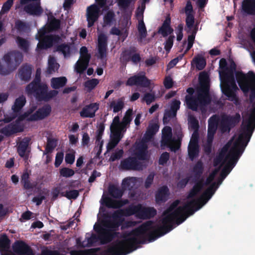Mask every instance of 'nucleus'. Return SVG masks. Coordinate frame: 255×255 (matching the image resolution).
<instances>
[{"instance_id": "24", "label": "nucleus", "mask_w": 255, "mask_h": 255, "mask_svg": "<svg viewBox=\"0 0 255 255\" xmlns=\"http://www.w3.org/2000/svg\"><path fill=\"white\" fill-rule=\"evenodd\" d=\"M33 66L29 64L25 63L22 65L18 71V76L21 81L29 82L31 78Z\"/></svg>"}, {"instance_id": "27", "label": "nucleus", "mask_w": 255, "mask_h": 255, "mask_svg": "<svg viewBox=\"0 0 255 255\" xmlns=\"http://www.w3.org/2000/svg\"><path fill=\"white\" fill-rule=\"evenodd\" d=\"M128 203L129 200L127 199L116 200L106 197L104 199V204L109 208L119 209Z\"/></svg>"}, {"instance_id": "38", "label": "nucleus", "mask_w": 255, "mask_h": 255, "mask_svg": "<svg viewBox=\"0 0 255 255\" xmlns=\"http://www.w3.org/2000/svg\"><path fill=\"white\" fill-rule=\"evenodd\" d=\"M219 119L216 115H213L208 120V132L216 133Z\"/></svg>"}, {"instance_id": "8", "label": "nucleus", "mask_w": 255, "mask_h": 255, "mask_svg": "<svg viewBox=\"0 0 255 255\" xmlns=\"http://www.w3.org/2000/svg\"><path fill=\"white\" fill-rule=\"evenodd\" d=\"M126 216L135 215L139 219H149L154 217L157 214V211L153 207H146L138 204L136 205H130L125 208Z\"/></svg>"}, {"instance_id": "31", "label": "nucleus", "mask_w": 255, "mask_h": 255, "mask_svg": "<svg viewBox=\"0 0 255 255\" xmlns=\"http://www.w3.org/2000/svg\"><path fill=\"white\" fill-rule=\"evenodd\" d=\"M30 141L29 137H24L19 143L17 147V153L18 155L25 159L28 158V153L27 152V149Z\"/></svg>"}, {"instance_id": "55", "label": "nucleus", "mask_w": 255, "mask_h": 255, "mask_svg": "<svg viewBox=\"0 0 255 255\" xmlns=\"http://www.w3.org/2000/svg\"><path fill=\"white\" fill-rule=\"evenodd\" d=\"M59 173L61 176L68 178L73 176L75 172L72 169L67 167H63L60 169Z\"/></svg>"}, {"instance_id": "53", "label": "nucleus", "mask_w": 255, "mask_h": 255, "mask_svg": "<svg viewBox=\"0 0 255 255\" xmlns=\"http://www.w3.org/2000/svg\"><path fill=\"white\" fill-rule=\"evenodd\" d=\"M189 126L194 130H198L199 129V122L193 116H190L189 117Z\"/></svg>"}, {"instance_id": "22", "label": "nucleus", "mask_w": 255, "mask_h": 255, "mask_svg": "<svg viewBox=\"0 0 255 255\" xmlns=\"http://www.w3.org/2000/svg\"><path fill=\"white\" fill-rule=\"evenodd\" d=\"M51 112V107L50 105L46 104L42 107L39 108L35 113L31 115L29 117L31 121L41 120L48 117Z\"/></svg>"}, {"instance_id": "12", "label": "nucleus", "mask_w": 255, "mask_h": 255, "mask_svg": "<svg viewBox=\"0 0 255 255\" xmlns=\"http://www.w3.org/2000/svg\"><path fill=\"white\" fill-rule=\"evenodd\" d=\"M144 165L134 156H129L121 160L119 168L123 170L140 171L143 170Z\"/></svg>"}, {"instance_id": "30", "label": "nucleus", "mask_w": 255, "mask_h": 255, "mask_svg": "<svg viewBox=\"0 0 255 255\" xmlns=\"http://www.w3.org/2000/svg\"><path fill=\"white\" fill-rule=\"evenodd\" d=\"M169 189L167 186H162L156 191L155 198L157 203H165L168 199Z\"/></svg>"}, {"instance_id": "54", "label": "nucleus", "mask_w": 255, "mask_h": 255, "mask_svg": "<svg viewBox=\"0 0 255 255\" xmlns=\"http://www.w3.org/2000/svg\"><path fill=\"white\" fill-rule=\"evenodd\" d=\"M61 195L62 196L66 197L68 199H76L79 195V191L77 190H72L70 191H66L65 193H62Z\"/></svg>"}, {"instance_id": "11", "label": "nucleus", "mask_w": 255, "mask_h": 255, "mask_svg": "<svg viewBox=\"0 0 255 255\" xmlns=\"http://www.w3.org/2000/svg\"><path fill=\"white\" fill-rule=\"evenodd\" d=\"M126 216L125 209H119L111 215L109 213H104L102 215L103 226L105 227L119 228L122 223L121 217Z\"/></svg>"}, {"instance_id": "16", "label": "nucleus", "mask_w": 255, "mask_h": 255, "mask_svg": "<svg viewBox=\"0 0 255 255\" xmlns=\"http://www.w3.org/2000/svg\"><path fill=\"white\" fill-rule=\"evenodd\" d=\"M60 38L58 35H48L44 38L40 39L37 45L36 49H47L53 46V44L58 43Z\"/></svg>"}, {"instance_id": "47", "label": "nucleus", "mask_w": 255, "mask_h": 255, "mask_svg": "<svg viewBox=\"0 0 255 255\" xmlns=\"http://www.w3.org/2000/svg\"><path fill=\"white\" fill-rule=\"evenodd\" d=\"M57 139L54 138L48 137L47 138V144L45 149L44 154L50 153L56 147Z\"/></svg>"}, {"instance_id": "23", "label": "nucleus", "mask_w": 255, "mask_h": 255, "mask_svg": "<svg viewBox=\"0 0 255 255\" xmlns=\"http://www.w3.org/2000/svg\"><path fill=\"white\" fill-rule=\"evenodd\" d=\"M254 105L250 116L243 122L242 127V130L252 135L255 128V103Z\"/></svg>"}, {"instance_id": "51", "label": "nucleus", "mask_w": 255, "mask_h": 255, "mask_svg": "<svg viewBox=\"0 0 255 255\" xmlns=\"http://www.w3.org/2000/svg\"><path fill=\"white\" fill-rule=\"evenodd\" d=\"M194 61L196 64V67L199 70H203L206 66V59L202 56H199L194 58Z\"/></svg>"}, {"instance_id": "2", "label": "nucleus", "mask_w": 255, "mask_h": 255, "mask_svg": "<svg viewBox=\"0 0 255 255\" xmlns=\"http://www.w3.org/2000/svg\"><path fill=\"white\" fill-rule=\"evenodd\" d=\"M251 136V134L242 130L238 139L234 143L224 161V163L226 161L227 162L220 173V177L222 178V179H224L226 177L236 165L248 144Z\"/></svg>"}, {"instance_id": "17", "label": "nucleus", "mask_w": 255, "mask_h": 255, "mask_svg": "<svg viewBox=\"0 0 255 255\" xmlns=\"http://www.w3.org/2000/svg\"><path fill=\"white\" fill-rule=\"evenodd\" d=\"M150 81L144 75H135L129 77L126 85L132 86L134 85L147 88L149 86Z\"/></svg>"}, {"instance_id": "26", "label": "nucleus", "mask_w": 255, "mask_h": 255, "mask_svg": "<svg viewBox=\"0 0 255 255\" xmlns=\"http://www.w3.org/2000/svg\"><path fill=\"white\" fill-rule=\"evenodd\" d=\"M99 109V104L95 103L85 106L80 112L82 118H92L95 116V113Z\"/></svg>"}, {"instance_id": "42", "label": "nucleus", "mask_w": 255, "mask_h": 255, "mask_svg": "<svg viewBox=\"0 0 255 255\" xmlns=\"http://www.w3.org/2000/svg\"><path fill=\"white\" fill-rule=\"evenodd\" d=\"M16 42L18 47L24 52H28L30 46L29 41L20 36H17L16 38Z\"/></svg>"}, {"instance_id": "25", "label": "nucleus", "mask_w": 255, "mask_h": 255, "mask_svg": "<svg viewBox=\"0 0 255 255\" xmlns=\"http://www.w3.org/2000/svg\"><path fill=\"white\" fill-rule=\"evenodd\" d=\"M23 130V128L20 125L15 124L14 123H13L9 124L1 128L0 129V133L6 136H10L14 133L22 132Z\"/></svg>"}, {"instance_id": "29", "label": "nucleus", "mask_w": 255, "mask_h": 255, "mask_svg": "<svg viewBox=\"0 0 255 255\" xmlns=\"http://www.w3.org/2000/svg\"><path fill=\"white\" fill-rule=\"evenodd\" d=\"M242 10L246 15H255V0H243Z\"/></svg>"}, {"instance_id": "9", "label": "nucleus", "mask_w": 255, "mask_h": 255, "mask_svg": "<svg viewBox=\"0 0 255 255\" xmlns=\"http://www.w3.org/2000/svg\"><path fill=\"white\" fill-rule=\"evenodd\" d=\"M218 188V185L216 182H213L209 187L204 192L201 196L197 199H193L188 202H192L189 205V214L193 215L195 211L200 209L204 204L214 195L216 190Z\"/></svg>"}, {"instance_id": "32", "label": "nucleus", "mask_w": 255, "mask_h": 255, "mask_svg": "<svg viewBox=\"0 0 255 255\" xmlns=\"http://www.w3.org/2000/svg\"><path fill=\"white\" fill-rule=\"evenodd\" d=\"M159 125L157 123L150 124L142 138V141L148 142L151 140L153 136L159 130Z\"/></svg>"}, {"instance_id": "63", "label": "nucleus", "mask_w": 255, "mask_h": 255, "mask_svg": "<svg viewBox=\"0 0 255 255\" xmlns=\"http://www.w3.org/2000/svg\"><path fill=\"white\" fill-rule=\"evenodd\" d=\"M105 130V125L103 123H100L97 131L96 141L100 142Z\"/></svg>"}, {"instance_id": "36", "label": "nucleus", "mask_w": 255, "mask_h": 255, "mask_svg": "<svg viewBox=\"0 0 255 255\" xmlns=\"http://www.w3.org/2000/svg\"><path fill=\"white\" fill-rule=\"evenodd\" d=\"M48 21L47 27L50 31L57 30L60 29L61 21L59 19L51 15L48 16Z\"/></svg>"}, {"instance_id": "33", "label": "nucleus", "mask_w": 255, "mask_h": 255, "mask_svg": "<svg viewBox=\"0 0 255 255\" xmlns=\"http://www.w3.org/2000/svg\"><path fill=\"white\" fill-rule=\"evenodd\" d=\"M161 146L169 147L171 151L175 152L180 147L179 143H173L172 136L162 135L161 139Z\"/></svg>"}, {"instance_id": "7", "label": "nucleus", "mask_w": 255, "mask_h": 255, "mask_svg": "<svg viewBox=\"0 0 255 255\" xmlns=\"http://www.w3.org/2000/svg\"><path fill=\"white\" fill-rule=\"evenodd\" d=\"M199 80L200 87L197 89L195 96L199 103V106L202 107L209 104L211 101L209 95L210 86L207 74L204 72L201 73Z\"/></svg>"}, {"instance_id": "20", "label": "nucleus", "mask_w": 255, "mask_h": 255, "mask_svg": "<svg viewBox=\"0 0 255 255\" xmlns=\"http://www.w3.org/2000/svg\"><path fill=\"white\" fill-rule=\"evenodd\" d=\"M184 12L186 14V25L187 27L191 29L193 28L195 23V18L194 15L193 8L192 2L188 0L186 5L183 9L180 11V13Z\"/></svg>"}, {"instance_id": "45", "label": "nucleus", "mask_w": 255, "mask_h": 255, "mask_svg": "<svg viewBox=\"0 0 255 255\" xmlns=\"http://www.w3.org/2000/svg\"><path fill=\"white\" fill-rule=\"evenodd\" d=\"M188 152L189 158L193 161L197 157L199 153V145L196 144H189Z\"/></svg>"}, {"instance_id": "40", "label": "nucleus", "mask_w": 255, "mask_h": 255, "mask_svg": "<svg viewBox=\"0 0 255 255\" xmlns=\"http://www.w3.org/2000/svg\"><path fill=\"white\" fill-rule=\"evenodd\" d=\"M204 169L203 163L201 160H198L194 165L192 169L194 178L198 179L201 177L204 172Z\"/></svg>"}, {"instance_id": "5", "label": "nucleus", "mask_w": 255, "mask_h": 255, "mask_svg": "<svg viewBox=\"0 0 255 255\" xmlns=\"http://www.w3.org/2000/svg\"><path fill=\"white\" fill-rule=\"evenodd\" d=\"M238 85L245 95L249 92V99L251 102L255 100V73L249 71L247 74L242 72L236 74Z\"/></svg>"}, {"instance_id": "46", "label": "nucleus", "mask_w": 255, "mask_h": 255, "mask_svg": "<svg viewBox=\"0 0 255 255\" xmlns=\"http://www.w3.org/2000/svg\"><path fill=\"white\" fill-rule=\"evenodd\" d=\"M15 27L20 33H27L30 30L29 25L20 20H17L15 22Z\"/></svg>"}, {"instance_id": "59", "label": "nucleus", "mask_w": 255, "mask_h": 255, "mask_svg": "<svg viewBox=\"0 0 255 255\" xmlns=\"http://www.w3.org/2000/svg\"><path fill=\"white\" fill-rule=\"evenodd\" d=\"M175 36L173 35H170L166 39L164 43V49L166 52H169L173 46V41Z\"/></svg>"}, {"instance_id": "56", "label": "nucleus", "mask_w": 255, "mask_h": 255, "mask_svg": "<svg viewBox=\"0 0 255 255\" xmlns=\"http://www.w3.org/2000/svg\"><path fill=\"white\" fill-rule=\"evenodd\" d=\"M99 83V81L98 79H92L86 81L84 83V86L87 88L89 91H91L96 87Z\"/></svg>"}, {"instance_id": "49", "label": "nucleus", "mask_w": 255, "mask_h": 255, "mask_svg": "<svg viewBox=\"0 0 255 255\" xmlns=\"http://www.w3.org/2000/svg\"><path fill=\"white\" fill-rule=\"evenodd\" d=\"M137 30L139 33V38L142 40L147 36V30L143 19L138 21Z\"/></svg>"}, {"instance_id": "62", "label": "nucleus", "mask_w": 255, "mask_h": 255, "mask_svg": "<svg viewBox=\"0 0 255 255\" xmlns=\"http://www.w3.org/2000/svg\"><path fill=\"white\" fill-rule=\"evenodd\" d=\"M111 131L112 132L111 140L118 144L122 138L121 130H114Z\"/></svg>"}, {"instance_id": "1", "label": "nucleus", "mask_w": 255, "mask_h": 255, "mask_svg": "<svg viewBox=\"0 0 255 255\" xmlns=\"http://www.w3.org/2000/svg\"><path fill=\"white\" fill-rule=\"evenodd\" d=\"M180 200L173 201L163 213L160 226L155 225L152 221H147L131 231L123 233L122 240L112 242L106 250L98 251V255H127L136 250L138 245L147 241L152 242L168 233L174 228V223L179 225L191 215L189 214L190 204L187 202L179 206Z\"/></svg>"}, {"instance_id": "58", "label": "nucleus", "mask_w": 255, "mask_h": 255, "mask_svg": "<svg viewBox=\"0 0 255 255\" xmlns=\"http://www.w3.org/2000/svg\"><path fill=\"white\" fill-rule=\"evenodd\" d=\"M49 32H50V30H49L47 27L44 26L42 27L38 31V33L36 35V39L40 41V39L44 38V37H46V36L47 35L46 34Z\"/></svg>"}, {"instance_id": "21", "label": "nucleus", "mask_w": 255, "mask_h": 255, "mask_svg": "<svg viewBox=\"0 0 255 255\" xmlns=\"http://www.w3.org/2000/svg\"><path fill=\"white\" fill-rule=\"evenodd\" d=\"M40 74V69H37L33 80L26 86L25 91L28 95H32L43 85L41 83Z\"/></svg>"}, {"instance_id": "15", "label": "nucleus", "mask_w": 255, "mask_h": 255, "mask_svg": "<svg viewBox=\"0 0 255 255\" xmlns=\"http://www.w3.org/2000/svg\"><path fill=\"white\" fill-rule=\"evenodd\" d=\"M58 94L56 90H50L48 91V86L46 84H43L42 87L32 94L38 101L48 102L53 98L56 97Z\"/></svg>"}, {"instance_id": "4", "label": "nucleus", "mask_w": 255, "mask_h": 255, "mask_svg": "<svg viewBox=\"0 0 255 255\" xmlns=\"http://www.w3.org/2000/svg\"><path fill=\"white\" fill-rule=\"evenodd\" d=\"M236 69V64L233 61L227 70L223 72L224 79L221 83V87L223 93L227 97L229 101L233 102L236 106H240L241 101L238 97L236 92L238 87L236 84L234 77V71Z\"/></svg>"}, {"instance_id": "44", "label": "nucleus", "mask_w": 255, "mask_h": 255, "mask_svg": "<svg viewBox=\"0 0 255 255\" xmlns=\"http://www.w3.org/2000/svg\"><path fill=\"white\" fill-rule=\"evenodd\" d=\"M186 102L189 109L193 111H197L199 106V103L196 96L188 97L186 96Z\"/></svg>"}, {"instance_id": "28", "label": "nucleus", "mask_w": 255, "mask_h": 255, "mask_svg": "<svg viewBox=\"0 0 255 255\" xmlns=\"http://www.w3.org/2000/svg\"><path fill=\"white\" fill-rule=\"evenodd\" d=\"M173 29L171 26V18L170 16H167L162 25L159 28L158 33L161 34L163 37L171 35L173 32Z\"/></svg>"}, {"instance_id": "18", "label": "nucleus", "mask_w": 255, "mask_h": 255, "mask_svg": "<svg viewBox=\"0 0 255 255\" xmlns=\"http://www.w3.org/2000/svg\"><path fill=\"white\" fill-rule=\"evenodd\" d=\"M108 50V37L104 33H101L98 37V55L100 59L106 58Z\"/></svg>"}, {"instance_id": "37", "label": "nucleus", "mask_w": 255, "mask_h": 255, "mask_svg": "<svg viewBox=\"0 0 255 255\" xmlns=\"http://www.w3.org/2000/svg\"><path fill=\"white\" fill-rule=\"evenodd\" d=\"M124 98L122 97L117 101H113L110 103L109 108L113 109L114 113H117L121 111L124 107Z\"/></svg>"}, {"instance_id": "19", "label": "nucleus", "mask_w": 255, "mask_h": 255, "mask_svg": "<svg viewBox=\"0 0 255 255\" xmlns=\"http://www.w3.org/2000/svg\"><path fill=\"white\" fill-rule=\"evenodd\" d=\"M100 7L96 4H92L87 9V20L88 27H91L94 25L95 22L99 17Z\"/></svg>"}, {"instance_id": "10", "label": "nucleus", "mask_w": 255, "mask_h": 255, "mask_svg": "<svg viewBox=\"0 0 255 255\" xmlns=\"http://www.w3.org/2000/svg\"><path fill=\"white\" fill-rule=\"evenodd\" d=\"M119 228L105 227L100 224H95L94 229L98 234L99 240L103 245L111 243L114 239L118 238L120 233L117 232Z\"/></svg>"}, {"instance_id": "14", "label": "nucleus", "mask_w": 255, "mask_h": 255, "mask_svg": "<svg viewBox=\"0 0 255 255\" xmlns=\"http://www.w3.org/2000/svg\"><path fill=\"white\" fill-rule=\"evenodd\" d=\"M121 59L124 63L131 61L133 64H137L141 61V58L140 54L137 52V48L134 46H130L122 52Z\"/></svg>"}, {"instance_id": "48", "label": "nucleus", "mask_w": 255, "mask_h": 255, "mask_svg": "<svg viewBox=\"0 0 255 255\" xmlns=\"http://www.w3.org/2000/svg\"><path fill=\"white\" fill-rule=\"evenodd\" d=\"M109 192L111 196L118 199L121 198L124 193V191L122 190L115 185L110 186Z\"/></svg>"}, {"instance_id": "57", "label": "nucleus", "mask_w": 255, "mask_h": 255, "mask_svg": "<svg viewBox=\"0 0 255 255\" xmlns=\"http://www.w3.org/2000/svg\"><path fill=\"white\" fill-rule=\"evenodd\" d=\"M89 64L78 60L76 64L75 69L78 73H82L88 67Z\"/></svg>"}, {"instance_id": "64", "label": "nucleus", "mask_w": 255, "mask_h": 255, "mask_svg": "<svg viewBox=\"0 0 255 255\" xmlns=\"http://www.w3.org/2000/svg\"><path fill=\"white\" fill-rule=\"evenodd\" d=\"M132 110L130 109H128L126 113V114L123 119V124L125 126H127L130 123L132 120Z\"/></svg>"}, {"instance_id": "39", "label": "nucleus", "mask_w": 255, "mask_h": 255, "mask_svg": "<svg viewBox=\"0 0 255 255\" xmlns=\"http://www.w3.org/2000/svg\"><path fill=\"white\" fill-rule=\"evenodd\" d=\"M65 77L52 78L51 80V86L54 89H58L64 87L67 83Z\"/></svg>"}, {"instance_id": "6", "label": "nucleus", "mask_w": 255, "mask_h": 255, "mask_svg": "<svg viewBox=\"0 0 255 255\" xmlns=\"http://www.w3.org/2000/svg\"><path fill=\"white\" fill-rule=\"evenodd\" d=\"M23 59V55L18 51H12L4 54L2 60L5 66L0 62V74L6 76L17 69Z\"/></svg>"}, {"instance_id": "3", "label": "nucleus", "mask_w": 255, "mask_h": 255, "mask_svg": "<svg viewBox=\"0 0 255 255\" xmlns=\"http://www.w3.org/2000/svg\"><path fill=\"white\" fill-rule=\"evenodd\" d=\"M13 253H5L1 255H34L31 248L22 241H17L12 245ZM100 248H92L84 251H73L71 252V255H98V252ZM41 255H65L60 254L57 250H43Z\"/></svg>"}, {"instance_id": "50", "label": "nucleus", "mask_w": 255, "mask_h": 255, "mask_svg": "<svg viewBox=\"0 0 255 255\" xmlns=\"http://www.w3.org/2000/svg\"><path fill=\"white\" fill-rule=\"evenodd\" d=\"M219 68L221 70L219 72V74L222 81L221 83H223L224 75L223 72L227 71L228 68V64L226 59L223 58L220 59L219 61Z\"/></svg>"}, {"instance_id": "34", "label": "nucleus", "mask_w": 255, "mask_h": 255, "mask_svg": "<svg viewBox=\"0 0 255 255\" xmlns=\"http://www.w3.org/2000/svg\"><path fill=\"white\" fill-rule=\"evenodd\" d=\"M24 10L28 14L33 15H39L42 12L39 2L29 3L24 6Z\"/></svg>"}, {"instance_id": "41", "label": "nucleus", "mask_w": 255, "mask_h": 255, "mask_svg": "<svg viewBox=\"0 0 255 255\" xmlns=\"http://www.w3.org/2000/svg\"><path fill=\"white\" fill-rule=\"evenodd\" d=\"M72 47L70 44L62 43L56 47V51L62 53L64 57H68L72 52Z\"/></svg>"}, {"instance_id": "60", "label": "nucleus", "mask_w": 255, "mask_h": 255, "mask_svg": "<svg viewBox=\"0 0 255 255\" xmlns=\"http://www.w3.org/2000/svg\"><path fill=\"white\" fill-rule=\"evenodd\" d=\"M121 123L120 122V119L118 116H116L113 121V123L110 126L111 131L114 130H121Z\"/></svg>"}, {"instance_id": "43", "label": "nucleus", "mask_w": 255, "mask_h": 255, "mask_svg": "<svg viewBox=\"0 0 255 255\" xmlns=\"http://www.w3.org/2000/svg\"><path fill=\"white\" fill-rule=\"evenodd\" d=\"M10 241L6 234L0 237V252L7 253L10 248Z\"/></svg>"}, {"instance_id": "61", "label": "nucleus", "mask_w": 255, "mask_h": 255, "mask_svg": "<svg viewBox=\"0 0 255 255\" xmlns=\"http://www.w3.org/2000/svg\"><path fill=\"white\" fill-rule=\"evenodd\" d=\"M57 65L58 64L56 63L55 59L54 57H51L48 60V70L49 73H52L55 71V69L57 68Z\"/></svg>"}, {"instance_id": "52", "label": "nucleus", "mask_w": 255, "mask_h": 255, "mask_svg": "<svg viewBox=\"0 0 255 255\" xmlns=\"http://www.w3.org/2000/svg\"><path fill=\"white\" fill-rule=\"evenodd\" d=\"M115 14L113 11L109 10L104 17V23L105 25H110L114 19Z\"/></svg>"}, {"instance_id": "13", "label": "nucleus", "mask_w": 255, "mask_h": 255, "mask_svg": "<svg viewBox=\"0 0 255 255\" xmlns=\"http://www.w3.org/2000/svg\"><path fill=\"white\" fill-rule=\"evenodd\" d=\"M241 120V116L237 113L234 116H224L222 117L220 128L223 133L230 132L231 128L234 127Z\"/></svg>"}, {"instance_id": "35", "label": "nucleus", "mask_w": 255, "mask_h": 255, "mask_svg": "<svg viewBox=\"0 0 255 255\" xmlns=\"http://www.w3.org/2000/svg\"><path fill=\"white\" fill-rule=\"evenodd\" d=\"M25 103L26 99L24 96L22 95L16 98L11 108L13 113L17 114V116L19 115Z\"/></svg>"}]
</instances>
